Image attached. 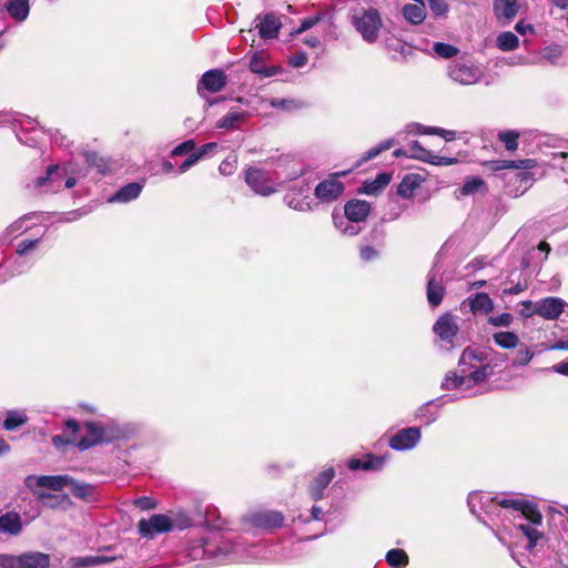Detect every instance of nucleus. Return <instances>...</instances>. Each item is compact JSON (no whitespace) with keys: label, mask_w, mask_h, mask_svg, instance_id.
Wrapping results in <instances>:
<instances>
[{"label":"nucleus","mask_w":568,"mask_h":568,"mask_svg":"<svg viewBox=\"0 0 568 568\" xmlns=\"http://www.w3.org/2000/svg\"><path fill=\"white\" fill-rule=\"evenodd\" d=\"M361 258L365 262L373 261L378 257V252L369 245L362 246L359 250Z\"/></svg>","instance_id":"60"},{"label":"nucleus","mask_w":568,"mask_h":568,"mask_svg":"<svg viewBox=\"0 0 568 568\" xmlns=\"http://www.w3.org/2000/svg\"><path fill=\"white\" fill-rule=\"evenodd\" d=\"M394 144V140L393 139H389V140H386V141H383L381 142L378 145L369 149L363 156L362 159L356 163V168H358L361 164H363L364 162H367L374 158H376L377 155H379L382 152L390 149Z\"/></svg>","instance_id":"41"},{"label":"nucleus","mask_w":568,"mask_h":568,"mask_svg":"<svg viewBox=\"0 0 568 568\" xmlns=\"http://www.w3.org/2000/svg\"><path fill=\"white\" fill-rule=\"evenodd\" d=\"M195 148V143L193 140H187V141H184L183 143L179 144L178 146H175L171 154L172 156H180V155H183L190 151H192L193 149Z\"/></svg>","instance_id":"57"},{"label":"nucleus","mask_w":568,"mask_h":568,"mask_svg":"<svg viewBox=\"0 0 568 568\" xmlns=\"http://www.w3.org/2000/svg\"><path fill=\"white\" fill-rule=\"evenodd\" d=\"M445 295L443 277L439 271L432 270L427 276V301L432 307H437Z\"/></svg>","instance_id":"16"},{"label":"nucleus","mask_w":568,"mask_h":568,"mask_svg":"<svg viewBox=\"0 0 568 568\" xmlns=\"http://www.w3.org/2000/svg\"><path fill=\"white\" fill-rule=\"evenodd\" d=\"M142 191L140 183L133 182L122 186L118 192L110 196L109 202L126 203L139 197Z\"/></svg>","instance_id":"23"},{"label":"nucleus","mask_w":568,"mask_h":568,"mask_svg":"<svg viewBox=\"0 0 568 568\" xmlns=\"http://www.w3.org/2000/svg\"><path fill=\"white\" fill-rule=\"evenodd\" d=\"M422 434L418 427H407L398 430L389 438L388 445L394 450L413 449L420 440Z\"/></svg>","instance_id":"13"},{"label":"nucleus","mask_w":568,"mask_h":568,"mask_svg":"<svg viewBox=\"0 0 568 568\" xmlns=\"http://www.w3.org/2000/svg\"><path fill=\"white\" fill-rule=\"evenodd\" d=\"M61 168L57 164L49 165L45 172V175L39 176L34 181V187L40 192L49 193L48 186L54 182V174H60Z\"/></svg>","instance_id":"34"},{"label":"nucleus","mask_w":568,"mask_h":568,"mask_svg":"<svg viewBox=\"0 0 568 568\" xmlns=\"http://www.w3.org/2000/svg\"><path fill=\"white\" fill-rule=\"evenodd\" d=\"M345 174L346 172L336 173L320 182L314 190L316 200L326 204L338 200L344 192V185L337 180V176Z\"/></svg>","instance_id":"8"},{"label":"nucleus","mask_w":568,"mask_h":568,"mask_svg":"<svg viewBox=\"0 0 568 568\" xmlns=\"http://www.w3.org/2000/svg\"><path fill=\"white\" fill-rule=\"evenodd\" d=\"M427 2L436 17H444L448 12V4L444 0H427Z\"/></svg>","instance_id":"54"},{"label":"nucleus","mask_w":568,"mask_h":568,"mask_svg":"<svg viewBox=\"0 0 568 568\" xmlns=\"http://www.w3.org/2000/svg\"><path fill=\"white\" fill-rule=\"evenodd\" d=\"M28 422V416L23 410H8L2 426L6 430H14Z\"/></svg>","instance_id":"33"},{"label":"nucleus","mask_w":568,"mask_h":568,"mask_svg":"<svg viewBox=\"0 0 568 568\" xmlns=\"http://www.w3.org/2000/svg\"><path fill=\"white\" fill-rule=\"evenodd\" d=\"M286 204L296 211H310L312 210V205L310 201L298 199L295 194H287L285 196Z\"/></svg>","instance_id":"48"},{"label":"nucleus","mask_w":568,"mask_h":568,"mask_svg":"<svg viewBox=\"0 0 568 568\" xmlns=\"http://www.w3.org/2000/svg\"><path fill=\"white\" fill-rule=\"evenodd\" d=\"M494 12L497 19H513L518 12L517 0H494Z\"/></svg>","instance_id":"28"},{"label":"nucleus","mask_w":568,"mask_h":568,"mask_svg":"<svg viewBox=\"0 0 568 568\" xmlns=\"http://www.w3.org/2000/svg\"><path fill=\"white\" fill-rule=\"evenodd\" d=\"M3 10L17 23L24 22L30 13L29 0H7Z\"/></svg>","instance_id":"22"},{"label":"nucleus","mask_w":568,"mask_h":568,"mask_svg":"<svg viewBox=\"0 0 568 568\" xmlns=\"http://www.w3.org/2000/svg\"><path fill=\"white\" fill-rule=\"evenodd\" d=\"M469 307L474 314L484 313L488 314L494 308L493 300L486 293H477L469 297Z\"/></svg>","instance_id":"29"},{"label":"nucleus","mask_w":568,"mask_h":568,"mask_svg":"<svg viewBox=\"0 0 568 568\" xmlns=\"http://www.w3.org/2000/svg\"><path fill=\"white\" fill-rule=\"evenodd\" d=\"M335 476L332 467L321 471L310 485L308 493L314 500H320L324 496V490Z\"/></svg>","instance_id":"21"},{"label":"nucleus","mask_w":568,"mask_h":568,"mask_svg":"<svg viewBox=\"0 0 568 568\" xmlns=\"http://www.w3.org/2000/svg\"><path fill=\"white\" fill-rule=\"evenodd\" d=\"M534 352L528 348V347H525V348H520L514 359H513V367H521V366H526L530 363V361L534 357Z\"/></svg>","instance_id":"47"},{"label":"nucleus","mask_w":568,"mask_h":568,"mask_svg":"<svg viewBox=\"0 0 568 568\" xmlns=\"http://www.w3.org/2000/svg\"><path fill=\"white\" fill-rule=\"evenodd\" d=\"M566 302L559 297H546L537 301L532 312H523L524 317L537 314L546 320H557L565 311Z\"/></svg>","instance_id":"9"},{"label":"nucleus","mask_w":568,"mask_h":568,"mask_svg":"<svg viewBox=\"0 0 568 568\" xmlns=\"http://www.w3.org/2000/svg\"><path fill=\"white\" fill-rule=\"evenodd\" d=\"M386 561L390 567L404 568L408 565V556L403 549H390L386 554Z\"/></svg>","instance_id":"36"},{"label":"nucleus","mask_w":568,"mask_h":568,"mask_svg":"<svg viewBox=\"0 0 568 568\" xmlns=\"http://www.w3.org/2000/svg\"><path fill=\"white\" fill-rule=\"evenodd\" d=\"M307 54L305 52H297L290 58V64L294 68H302L307 63Z\"/></svg>","instance_id":"62"},{"label":"nucleus","mask_w":568,"mask_h":568,"mask_svg":"<svg viewBox=\"0 0 568 568\" xmlns=\"http://www.w3.org/2000/svg\"><path fill=\"white\" fill-rule=\"evenodd\" d=\"M251 116L250 112L240 106H232L225 115L216 121L215 126L226 131L240 130Z\"/></svg>","instance_id":"14"},{"label":"nucleus","mask_w":568,"mask_h":568,"mask_svg":"<svg viewBox=\"0 0 568 568\" xmlns=\"http://www.w3.org/2000/svg\"><path fill=\"white\" fill-rule=\"evenodd\" d=\"M250 70L253 73L261 74L263 77H272L276 73V70L274 68L266 67L262 58L257 54L253 55L251 59Z\"/></svg>","instance_id":"43"},{"label":"nucleus","mask_w":568,"mask_h":568,"mask_svg":"<svg viewBox=\"0 0 568 568\" xmlns=\"http://www.w3.org/2000/svg\"><path fill=\"white\" fill-rule=\"evenodd\" d=\"M21 568H49L50 558L48 555L34 551L22 554Z\"/></svg>","instance_id":"30"},{"label":"nucleus","mask_w":568,"mask_h":568,"mask_svg":"<svg viewBox=\"0 0 568 568\" xmlns=\"http://www.w3.org/2000/svg\"><path fill=\"white\" fill-rule=\"evenodd\" d=\"M227 83V77L223 70L212 69L206 71L197 83V93L204 98L205 91L217 93L222 91Z\"/></svg>","instance_id":"12"},{"label":"nucleus","mask_w":568,"mask_h":568,"mask_svg":"<svg viewBox=\"0 0 568 568\" xmlns=\"http://www.w3.org/2000/svg\"><path fill=\"white\" fill-rule=\"evenodd\" d=\"M67 487L70 488L71 493L75 497L81 498V499H89L92 496L93 490H94V487L92 485L75 481L72 477H71V481L69 483V485Z\"/></svg>","instance_id":"37"},{"label":"nucleus","mask_w":568,"mask_h":568,"mask_svg":"<svg viewBox=\"0 0 568 568\" xmlns=\"http://www.w3.org/2000/svg\"><path fill=\"white\" fill-rule=\"evenodd\" d=\"M513 315L509 313H503L497 316H490L488 323L496 327H509L513 323Z\"/></svg>","instance_id":"52"},{"label":"nucleus","mask_w":568,"mask_h":568,"mask_svg":"<svg viewBox=\"0 0 568 568\" xmlns=\"http://www.w3.org/2000/svg\"><path fill=\"white\" fill-rule=\"evenodd\" d=\"M459 372L448 373L442 382L446 390H467L471 386L487 381L494 374L488 361V352L479 347H466L458 361Z\"/></svg>","instance_id":"1"},{"label":"nucleus","mask_w":568,"mask_h":568,"mask_svg":"<svg viewBox=\"0 0 568 568\" xmlns=\"http://www.w3.org/2000/svg\"><path fill=\"white\" fill-rule=\"evenodd\" d=\"M371 205L363 200L348 201L344 206V215L347 220L353 222H363L369 214Z\"/></svg>","instance_id":"20"},{"label":"nucleus","mask_w":568,"mask_h":568,"mask_svg":"<svg viewBox=\"0 0 568 568\" xmlns=\"http://www.w3.org/2000/svg\"><path fill=\"white\" fill-rule=\"evenodd\" d=\"M402 13L407 22L412 24H420L426 18L423 0L417 3L405 4L402 9Z\"/></svg>","instance_id":"25"},{"label":"nucleus","mask_w":568,"mask_h":568,"mask_svg":"<svg viewBox=\"0 0 568 568\" xmlns=\"http://www.w3.org/2000/svg\"><path fill=\"white\" fill-rule=\"evenodd\" d=\"M237 166V156L235 154L227 155L220 164L219 171L222 175H232Z\"/></svg>","instance_id":"49"},{"label":"nucleus","mask_w":568,"mask_h":568,"mask_svg":"<svg viewBox=\"0 0 568 568\" xmlns=\"http://www.w3.org/2000/svg\"><path fill=\"white\" fill-rule=\"evenodd\" d=\"M351 23L366 43H375L378 40L383 20L377 9H355L351 16Z\"/></svg>","instance_id":"3"},{"label":"nucleus","mask_w":568,"mask_h":568,"mask_svg":"<svg viewBox=\"0 0 568 568\" xmlns=\"http://www.w3.org/2000/svg\"><path fill=\"white\" fill-rule=\"evenodd\" d=\"M71 477L68 475H55V476H30L26 483L28 486H32L33 483L38 487L48 488L50 490L60 491L69 485Z\"/></svg>","instance_id":"18"},{"label":"nucleus","mask_w":568,"mask_h":568,"mask_svg":"<svg viewBox=\"0 0 568 568\" xmlns=\"http://www.w3.org/2000/svg\"><path fill=\"white\" fill-rule=\"evenodd\" d=\"M3 266L8 270L9 276L21 274L27 270V263L13 256L6 258Z\"/></svg>","instance_id":"45"},{"label":"nucleus","mask_w":568,"mask_h":568,"mask_svg":"<svg viewBox=\"0 0 568 568\" xmlns=\"http://www.w3.org/2000/svg\"><path fill=\"white\" fill-rule=\"evenodd\" d=\"M405 156L416 159L434 165H452L456 158L440 156L426 150L418 141H413L406 146Z\"/></svg>","instance_id":"10"},{"label":"nucleus","mask_w":568,"mask_h":568,"mask_svg":"<svg viewBox=\"0 0 568 568\" xmlns=\"http://www.w3.org/2000/svg\"><path fill=\"white\" fill-rule=\"evenodd\" d=\"M22 555H0V567L1 568H21Z\"/></svg>","instance_id":"51"},{"label":"nucleus","mask_w":568,"mask_h":568,"mask_svg":"<svg viewBox=\"0 0 568 568\" xmlns=\"http://www.w3.org/2000/svg\"><path fill=\"white\" fill-rule=\"evenodd\" d=\"M519 133L514 130L501 131L498 133V139L505 144L508 151H515L518 148Z\"/></svg>","instance_id":"44"},{"label":"nucleus","mask_w":568,"mask_h":568,"mask_svg":"<svg viewBox=\"0 0 568 568\" xmlns=\"http://www.w3.org/2000/svg\"><path fill=\"white\" fill-rule=\"evenodd\" d=\"M484 186V181L480 178H470L460 187L463 196L471 195L478 192Z\"/></svg>","instance_id":"46"},{"label":"nucleus","mask_w":568,"mask_h":568,"mask_svg":"<svg viewBox=\"0 0 568 568\" xmlns=\"http://www.w3.org/2000/svg\"><path fill=\"white\" fill-rule=\"evenodd\" d=\"M322 20L321 14L308 17L302 20L300 28L295 31L296 34L303 33L304 31L315 27Z\"/></svg>","instance_id":"56"},{"label":"nucleus","mask_w":568,"mask_h":568,"mask_svg":"<svg viewBox=\"0 0 568 568\" xmlns=\"http://www.w3.org/2000/svg\"><path fill=\"white\" fill-rule=\"evenodd\" d=\"M531 525H525V524H518L516 527L528 538L529 540V548H534L538 540L542 537V534L538 531L535 527V524H532L530 520H528ZM541 523L538 525L540 526Z\"/></svg>","instance_id":"42"},{"label":"nucleus","mask_w":568,"mask_h":568,"mask_svg":"<svg viewBox=\"0 0 568 568\" xmlns=\"http://www.w3.org/2000/svg\"><path fill=\"white\" fill-rule=\"evenodd\" d=\"M448 75L463 85L477 83L481 79V71L471 63L455 62L449 67Z\"/></svg>","instance_id":"11"},{"label":"nucleus","mask_w":568,"mask_h":568,"mask_svg":"<svg viewBox=\"0 0 568 568\" xmlns=\"http://www.w3.org/2000/svg\"><path fill=\"white\" fill-rule=\"evenodd\" d=\"M255 21H258L255 28L258 30V34L262 39L270 40L277 38L282 23L276 14L266 13L264 16H257Z\"/></svg>","instance_id":"17"},{"label":"nucleus","mask_w":568,"mask_h":568,"mask_svg":"<svg viewBox=\"0 0 568 568\" xmlns=\"http://www.w3.org/2000/svg\"><path fill=\"white\" fill-rule=\"evenodd\" d=\"M246 184L262 196H268L277 191V184L270 174L257 168H250L245 172Z\"/></svg>","instance_id":"6"},{"label":"nucleus","mask_w":568,"mask_h":568,"mask_svg":"<svg viewBox=\"0 0 568 568\" xmlns=\"http://www.w3.org/2000/svg\"><path fill=\"white\" fill-rule=\"evenodd\" d=\"M110 558L105 556H88L78 559L77 566L79 567H89L94 565H100L104 562H109Z\"/></svg>","instance_id":"53"},{"label":"nucleus","mask_w":568,"mask_h":568,"mask_svg":"<svg viewBox=\"0 0 568 568\" xmlns=\"http://www.w3.org/2000/svg\"><path fill=\"white\" fill-rule=\"evenodd\" d=\"M21 528V519L18 514L7 513L0 516V532L17 535Z\"/></svg>","instance_id":"31"},{"label":"nucleus","mask_w":568,"mask_h":568,"mask_svg":"<svg viewBox=\"0 0 568 568\" xmlns=\"http://www.w3.org/2000/svg\"><path fill=\"white\" fill-rule=\"evenodd\" d=\"M433 49L437 55L445 58V59L453 58V57L457 55V53H458V49L456 47L448 44V43H443V42L434 43Z\"/></svg>","instance_id":"50"},{"label":"nucleus","mask_w":568,"mask_h":568,"mask_svg":"<svg viewBox=\"0 0 568 568\" xmlns=\"http://www.w3.org/2000/svg\"><path fill=\"white\" fill-rule=\"evenodd\" d=\"M333 223L335 227L344 235L354 236L359 233L361 227L356 225L357 222L347 220V217L334 212Z\"/></svg>","instance_id":"32"},{"label":"nucleus","mask_w":568,"mask_h":568,"mask_svg":"<svg viewBox=\"0 0 568 568\" xmlns=\"http://www.w3.org/2000/svg\"><path fill=\"white\" fill-rule=\"evenodd\" d=\"M518 45H519V40H518L517 36H515L510 31L503 32L497 37V47L501 51H511V50L517 49Z\"/></svg>","instance_id":"38"},{"label":"nucleus","mask_w":568,"mask_h":568,"mask_svg":"<svg viewBox=\"0 0 568 568\" xmlns=\"http://www.w3.org/2000/svg\"><path fill=\"white\" fill-rule=\"evenodd\" d=\"M52 141L61 146H69V140L65 135L61 134L59 130H48Z\"/></svg>","instance_id":"63"},{"label":"nucleus","mask_w":568,"mask_h":568,"mask_svg":"<svg viewBox=\"0 0 568 568\" xmlns=\"http://www.w3.org/2000/svg\"><path fill=\"white\" fill-rule=\"evenodd\" d=\"M537 165L536 160H504L497 165V169H516V170H529Z\"/></svg>","instance_id":"39"},{"label":"nucleus","mask_w":568,"mask_h":568,"mask_svg":"<svg viewBox=\"0 0 568 568\" xmlns=\"http://www.w3.org/2000/svg\"><path fill=\"white\" fill-rule=\"evenodd\" d=\"M561 49L559 45L548 47L541 51V55L545 59H556L560 57Z\"/></svg>","instance_id":"64"},{"label":"nucleus","mask_w":568,"mask_h":568,"mask_svg":"<svg viewBox=\"0 0 568 568\" xmlns=\"http://www.w3.org/2000/svg\"><path fill=\"white\" fill-rule=\"evenodd\" d=\"M134 505L142 510H149V509L155 508L156 503L152 498L143 496V497L136 498L134 500Z\"/></svg>","instance_id":"61"},{"label":"nucleus","mask_w":568,"mask_h":568,"mask_svg":"<svg viewBox=\"0 0 568 568\" xmlns=\"http://www.w3.org/2000/svg\"><path fill=\"white\" fill-rule=\"evenodd\" d=\"M37 121L30 116L14 114L11 112H0V126L14 125L18 140L26 145L34 146L39 142L40 130H36Z\"/></svg>","instance_id":"5"},{"label":"nucleus","mask_w":568,"mask_h":568,"mask_svg":"<svg viewBox=\"0 0 568 568\" xmlns=\"http://www.w3.org/2000/svg\"><path fill=\"white\" fill-rule=\"evenodd\" d=\"M435 126H426L419 123H410L407 125V132L413 134H434Z\"/></svg>","instance_id":"58"},{"label":"nucleus","mask_w":568,"mask_h":568,"mask_svg":"<svg viewBox=\"0 0 568 568\" xmlns=\"http://www.w3.org/2000/svg\"><path fill=\"white\" fill-rule=\"evenodd\" d=\"M39 242V239L21 241L17 246V254L19 256L27 254L29 251L34 250L38 246Z\"/></svg>","instance_id":"55"},{"label":"nucleus","mask_w":568,"mask_h":568,"mask_svg":"<svg viewBox=\"0 0 568 568\" xmlns=\"http://www.w3.org/2000/svg\"><path fill=\"white\" fill-rule=\"evenodd\" d=\"M283 516L278 511H260L251 517L252 524L262 529H274L283 525Z\"/></svg>","instance_id":"19"},{"label":"nucleus","mask_w":568,"mask_h":568,"mask_svg":"<svg viewBox=\"0 0 568 568\" xmlns=\"http://www.w3.org/2000/svg\"><path fill=\"white\" fill-rule=\"evenodd\" d=\"M433 331L440 341L448 343L452 347L453 338L458 332L456 318L449 313L442 315L434 324Z\"/></svg>","instance_id":"15"},{"label":"nucleus","mask_w":568,"mask_h":568,"mask_svg":"<svg viewBox=\"0 0 568 568\" xmlns=\"http://www.w3.org/2000/svg\"><path fill=\"white\" fill-rule=\"evenodd\" d=\"M33 216H34V213H30V214H26V215L21 216L20 219L16 220L13 223H11L6 229V235L7 236H18V235L24 233L29 229V226L26 225V222L28 220H31Z\"/></svg>","instance_id":"40"},{"label":"nucleus","mask_w":568,"mask_h":568,"mask_svg":"<svg viewBox=\"0 0 568 568\" xmlns=\"http://www.w3.org/2000/svg\"><path fill=\"white\" fill-rule=\"evenodd\" d=\"M87 435L77 442L81 450L89 449L94 445L111 443L124 436V432L113 422L105 424L89 422L84 425Z\"/></svg>","instance_id":"4"},{"label":"nucleus","mask_w":568,"mask_h":568,"mask_svg":"<svg viewBox=\"0 0 568 568\" xmlns=\"http://www.w3.org/2000/svg\"><path fill=\"white\" fill-rule=\"evenodd\" d=\"M467 504L474 515L479 516V509L487 514L493 513L494 508L499 506L510 510L514 515V519L525 518L535 525L542 523V515L536 505L529 503L518 494L508 493L490 496L489 494L474 491L468 495Z\"/></svg>","instance_id":"2"},{"label":"nucleus","mask_w":568,"mask_h":568,"mask_svg":"<svg viewBox=\"0 0 568 568\" xmlns=\"http://www.w3.org/2000/svg\"><path fill=\"white\" fill-rule=\"evenodd\" d=\"M65 174H67V172L64 169H61L60 174H54V182L48 186V191H50V193H57L63 189V181H64Z\"/></svg>","instance_id":"59"},{"label":"nucleus","mask_w":568,"mask_h":568,"mask_svg":"<svg viewBox=\"0 0 568 568\" xmlns=\"http://www.w3.org/2000/svg\"><path fill=\"white\" fill-rule=\"evenodd\" d=\"M494 342L501 348L511 349L519 344V337L514 332H497L493 335Z\"/></svg>","instance_id":"35"},{"label":"nucleus","mask_w":568,"mask_h":568,"mask_svg":"<svg viewBox=\"0 0 568 568\" xmlns=\"http://www.w3.org/2000/svg\"><path fill=\"white\" fill-rule=\"evenodd\" d=\"M173 529L171 518L163 514L152 515L149 519H141L138 524L139 534L148 539L154 538L159 534L168 532Z\"/></svg>","instance_id":"7"},{"label":"nucleus","mask_w":568,"mask_h":568,"mask_svg":"<svg viewBox=\"0 0 568 568\" xmlns=\"http://www.w3.org/2000/svg\"><path fill=\"white\" fill-rule=\"evenodd\" d=\"M424 179L419 174H407L397 186V193L404 199H410L417 187L420 186Z\"/></svg>","instance_id":"24"},{"label":"nucleus","mask_w":568,"mask_h":568,"mask_svg":"<svg viewBox=\"0 0 568 568\" xmlns=\"http://www.w3.org/2000/svg\"><path fill=\"white\" fill-rule=\"evenodd\" d=\"M384 465V458L374 457L372 455H367V457L363 460L359 458H351L347 463V466L352 470H377L381 469Z\"/></svg>","instance_id":"27"},{"label":"nucleus","mask_w":568,"mask_h":568,"mask_svg":"<svg viewBox=\"0 0 568 568\" xmlns=\"http://www.w3.org/2000/svg\"><path fill=\"white\" fill-rule=\"evenodd\" d=\"M390 179V174L386 172L378 173L374 180L366 181L359 191L368 195L377 194L389 184Z\"/></svg>","instance_id":"26"}]
</instances>
